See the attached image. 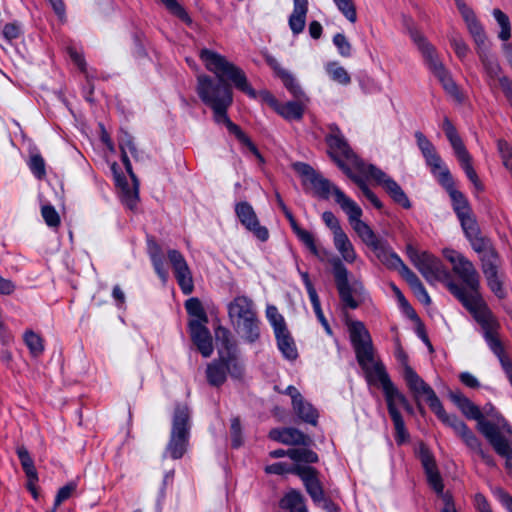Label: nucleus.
I'll return each mask as SVG.
<instances>
[{
  "label": "nucleus",
  "instance_id": "obj_3",
  "mask_svg": "<svg viewBox=\"0 0 512 512\" xmlns=\"http://www.w3.org/2000/svg\"><path fill=\"white\" fill-rule=\"evenodd\" d=\"M443 256L452 266L453 272L460 278L463 286L455 283L451 278L446 282L449 291L467 309H474L484 304L480 295V278L473 263L460 252L445 248Z\"/></svg>",
  "mask_w": 512,
  "mask_h": 512
},
{
  "label": "nucleus",
  "instance_id": "obj_53",
  "mask_svg": "<svg viewBox=\"0 0 512 512\" xmlns=\"http://www.w3.org/2000/svg\"><path fill=\"white\" fill-rule=\"evenodd\" d=\"M338 10L351 23L357 21V12L353 0H333Z\"/></svg>",
  "mask_w": 512,
  "mask_h": 512
},
{
  "label": "nucleus",
  "instance_id": "obj_58",
  "mask_svg": "<svg viewBox=\"0 0 512 512\" xmlns=\"http://www.w3.org/2000/svg\"><path fill=\"white\" fill-rule=\"evenodd\" d=\"M391 419L393 421L395 432H396V435H395L396 442L398 444H402L405 441H407L409 438V434L405 428V423L402 419V416L395 415V416L391 417Z\"/></svg>",
  "mask_w": 512,
  "mask_h": 512
},
{
  "label": "nucleus",
  "instance_id": "obj_13",
  "mask_svg": "<svg viewBox=\"0 0 512 512\" xmlns=\"http://www.w3.org/2000/svg\"><path fill=\"white\" fill-rule=\"evenodd\" d=\"M121 155L123 164L127 173L129 174L130 180H128L124 175L116 172V164L112 166V169L114 171V178L122 203L129 209L133 210L139 201V180L132 170V165L128 158L127 152H121Z\"/></svg>",
  "mask_w": 512,
  "mask_h": 512
},
{
  "label": "nucleus",
  "instance_id": "obj_9",
  "mask_svg": "<svg viewBox=\"0 0 512 512\" xmlns=\"http://www.w3.org/2000/svg\"><path fill=\"white\" fill-rule=\"evenodd\" d=\"M330 262L342 302L345 306L356 309L359 306L358 298L362 296L364 290L362 284L358 281H355L352 285L349 284L348 270L341 259L334 257Z\"/></svg>",
  "mask_w": 512,
  "mask_h": 512
},
{
  "label": "nucleus",
  "instance_id": "obj_50",
  "mask_svg": "<svg viewBox=\"0 0 512 512\" xmlns=\"http://www.w3.org/2000/svg\"><path fill=\"white\" fill-rule=\"evenodd\" d=\"M185 308L189 315L195 317L194 321L202 323L208 322V317L203 309L201 302L197 298H190L185 303Z\"/></svg>",
  "mask_w": 512,
  "mask_h": 512
},
{
  "label": "nucleus",
  "instance_id": "obj_52",
  "mask_svg": "<svg viewBox=\"0 0 512 512\" xmlns=\"http://www.w3.org/2000/svg\"><path fill=\"white\" fill-rule=\"evenodd\" d=\"M24 341L33 356H39L44 351L42 338L33 331H27L24 334Z\"/></svg>",
  "mask_w": 512,
  "mask_h": 512
},
{
  "label": "nucleus",
  "instance_id": "obj_2",
  "mask_svg": "<svg viewBox=\"0 0 512 512\" xmlns=\"http://www.w3.org/2000/svg\"><path fill=\"white\" fill-rule=\"evenodd\" d=\"M348 330L357 361L367 381L370 384L382 386L390 416L401 415L399 407L401 404H406V397L390 381L384 365L375 354L368 330L360 321H350Z\"/></svg>",
  "mask_w": 512,
  "mask_h": 512
},
{
  "label": "nucleus",
  "instance_id": "obj_41",
  "mask_svg": "<svg viewBox=\"0 0 512 512\" xmlns=\"http://www.w3.org/2000/svg\"><path fill=\"white\" fill-rule=\"evenodd\" d=\"M453 185L454 182L452 181L451 187L446 189L449 191L457 216L464 217L466 214L470 213V207L464 195L460 191L454 189Z\"/></svg>",
  "mask_w": 512,
  "mask_h": 512
},
{
  "label": "nucleus",
  "instance_id": "obj_33",
  "mask_svg": "<svg viewBox=\"0 0 512 512\" xmlns=\"http://www.w3.org/2000/svg\"><path fill=\"white\" fill-rule=\"evenodd\" d=\"M333 244H334L335 249L340 254L341 258L346 263L351 264L357 260L358 256L355 251V248H354L352 242L350 241L348 235L345 232H342V233L334 236Z\"/></svg>",
  "mask_w": 512,
  "mask_h": 512
},
{
  "label": "nucleus",
  "instance_id": "obj_34",
  "mask_svg": "<svg viewBox=\"0 0 512 512\" xmlns=\"http://www.w3.org/2000/svg\"><path fill=\"white\" fill-rule=\"evenodd\" d=\"M403 278L409 284L415 297L424 305L431 304V298L418 276L412 270H405Z\"/></svg>",
  "mask_w": 512,
  "mask_h": 512
},
{
  "label": "nucleus",
  "instance_id": "obj_37",
  "mask_svg": "<svg viewBox=\"0 0 512 512\" xmlns=\"http://www.w3.org/2000/svg\"><path fill=\"white\" fill-rule=\"evenodd\" d=\"M275 337L282 355L288 360H295L298 356V351L290 332L287 330L284 333L275 335Z\"/></svg>",
  "mask_w": 512,
  "mask_h": 512
},
{
  "label": "nucleus",
  "instance_id": "obj_46",
  "mask_svg": "<svg viewBox=\"0 0 512 512\" xmlns=\"http://www.w3.org/2000/svg\"><path fill=\"white\" fill-rule=\"evenodd\" d=\"M276 111L285 119L299 120L303 116V108L298 102H288L276 107Z\"/></svg>",
  "mask_w": 512,
  "mask_h": 512
},
{
  "label": "nucleus",
  "instance_id": "obj_12",
  "mask_svg": "<svg viewBox=\"0 0 512 512\" xmlns=\"http://www.w3.org/2000/svg\"><path fill=\"white\" fill-rule=\"evenodd\" d=\"M476 319V321L481 325L485 339L490 347V349L494 352V354L499 358L502 367L504 368V363L508 365H512L509 360L504 356V351L500 340L496 335V330L498 324L487 308L486 304L479 305L474 309L468 310Z\"/></svg>",
  "mask_w": 512,
  "mask_h": 512
},
{
  "label": "nucleus",
  "instance_id": "obj_27",
  "mask_svg": "<svg viewBox=\"0 0 512 512\" xmlns=\"http://www.w3.org/2000/svg\"><path fill=\"white\" fill-rule=\"evenodd\" d=\"M372 250L384 265L397 270L402 277L405 275V270H410L384 241L381 240Z\"/></svg>",
  "mask_w": 512,
  "mask_h": 512
},
{
  "label": "nucleus",
  "instance_id": "obj_39",
  "mask_svg": "<svg viewBox=\"0 0 512 512\" xmlns=\"http://www.w3.org/2000/svg\"><path fill=\"white\" fill-rule=\"evenodd\" d=\"M227 129L230 133L234 134L236 138L245 145L253 155L258 159L260 164L264 163V158L258 151L257 147L252 143L250 138L240 129L239 126H237L234 123H229V126H227Z\"/></svg>",
  "mask_w": 512,
  "mask_h": 512
},
{
  "label": "nucleus",
  "instance_id": "obj_42",
  "mask_svg": "<svg viewBox=\"0 0 512 512\" xmlns=\"http://www.w3.org/2000/svg\"><path fill=\"white\" fill-rule=\"evenodd\" d=\"M294 232L296 233L297 237L303 242V244L310 250L312 254L315 256L321 258L322 253L326 254V251H320L315 243V239L312 233L309 231L300 228L297 225H294Z\"/></svg>",
  "mask_w": 512,
  "mask_h": 512
},
{
  "label": "nucleus",
  "instance_id": "obj_59",
  "mask_svg": "<svg viewBox=\"0 0 512 512\" xmlns=\"http://www.w3.org/2000/svg\"><path fill=\"white\" fill-rule=\"evenodd\" d=\"M77 488V483L75 481H71L65 486L61 487L58 490V493L55 497V508H57L63 501L69 499L72 494L75 492Z\"/></svg>",
  "mask_w": 512,
  "mask_h": 512
},
{
  "label": "nucleus",
  "instance_id": "obj_29",
  "mask_svg": "<svg viewBox=\"0 0 512 512\" xmlns=\"http://www.w3.org/2000/svg\"><path fill=\"white\" fill-rule=\"evenodd\" d=\"M449 398L466 418L478 422L484 416L480 408L460 391H450Z\"/></svg>",
  "mask_w": 512,
  "mask_h": 512
},
{
  "label": "nucleus",
  "instance_id": "obj_16",
  "mask_svg": "<svg viewBox=\"0 0 512 512\" xmlns=\"http://www.w3.org/2000/svg\"><path fill=\"white\" fill-rule=\"evenodd\" d=\"M327 144L329 146V154L332 159L336 162L338 167L344 172L348 173V166L343 162L341 157L351 161L352 163L359 166L361 169L367 165L361 164L353 151L350 149L346 140L344 139L341 131L336 126L330 127V133L326 137Z\"/></svg>",
  "mask_w": 512,
  "mask_h": 512
},
{
  "label": "nucleus",
  "instance_id": "obj_14",
  "mask_svg": "<svg viewBox=\"0 0 512 512\" xmlns=\"http://www.w3.org/2000/svg\"><path fill=\"white\" fill-rule=\"evenodd\" d=\"M340 197L339 206L347 214L349 223L361 240L371 249H373L381 240L375 235L372 229L361 220L362 209L352 199L345 194Z\"/></svg>",
  "mask_w": 512,
  "mask_h": 512
},
{
  "label": "nucleus",
  "instance_id": "obj_21",
  "mask_svg": "<svg viewBox=\"0 0 512 512\" xmlns=\"http://www.w3.org/2000/svg\"><path fill=\"white\" fill-rule=\"evenodd\" d=\"M235 212L241 224L252 232L260 241H266L269 232L266 227L261 226L253 207L248 202H240L235 207Z\"/></svg>",
  "mask_w": 512,
  "mask_h": 512
},
{
  "label": "nucleus",
  "instance_id": "obj_26",
  "mask_svg": "<svg viewBox=\"0 0 512 512\" xmlns=\"http://www.w3.org/2000/svg\"><path fill=\"white\" fill-rule=\"evenodd\" d=\"M205 324L200 321H190L189 327L192 341L204 357H209L213 352V343Z\"/></svg>",
  "mask_w": 512,
  "mask_h": 512
},
{
  "label": "nucleus",
  "instance_id": "obj_51",
  "mask_svg": "<svg viewBox=\"0 0 512 512\" xmlns=\"http://www.w3.org/2000/svg\"><path fill=\"white\" fill-rule=\"evenodd\" d=\"M427 480L430 486L434 489V491L437 493L438 497L441 499L442 504L444 503V496H452V494L449 491H444V485L442 482V478L438 472V470H433L426 472Z\"/></svg>",
  "mask_w": 512,
  "mask_h": 512
},
{
  "label": "nucleus",
  "instance_id": "obj_63",
  "mask_svg": "<svg viewBox=\"0 0 512 512\" xmlns=\"http://www.w3.org/2000/svg\"><path fill=\"white\" fill-rule=\"evenodd\" d=\"M473 503L477 512H493L488 500L481 493L475 494Z\"/></svg>",
  "mask_w": 512,
  "mask_h": 512
},
{
  "label": "nucleus",
  "instance_id": "obj_5",
  "mask_svg": "<svg viewBox=\"0 0 512 512\" xmlns=\"http://www.w3.org/2000/svg\"><path fill=\"white\" fill-rule=\"evenodd\" d=\"M403 377L415 398L424 399L442 423L451 427L453 419H459L456 415L446 413L434 390L408 364H405Z\"/></svg>",
  "mask_w": 512,
  "mask_h": 512
},
{
  "label": "nucleus",
  "instance_id": "obj_19",
  "mask_svg": "<svg viewBox=\"0 0 512 512\" xmlns=\"http://www.w3.org/2000/svg\"><path fill=\"white\" fill-rule=\"evenodd\" d=\"M482 271L488 286L498 298H504L505 291L499 275V258L495 250H489L481 255Z\"/></svg>",
  "mask_w": 512,
  "mask_h": 512
},
{
  "label": "nucleus",
  "instance_id": "obj_60",
  "mask_svg": "<svg viewBox=\"0 0 512 512\" xmlns=\"http://www.w3.org/2000/svg\"><path fill=\"white\" fill-rule=\"evenodd\" d=\"M333 43L337 47L338 52L343 57H349L351 55V44L347 40L344 34L337 33L333 37Z\"/></svg>",
  "mask_w": 512,
  "mask_h": 512
},
{
  "label": "nucleus",
  "instance_id": "obj_18",
  "mask_svg": "<svg viewBox=\"0 0 512 512\" xmlns=\"http://www.w3.org/2000/svg\"><path fill=\"white\" fill-rule=\"evenodd\" d=\"M362 172L370 175L378 184H380L396 203L404 208H410V201L402 188L392 178L386 175V173L374 165H367L366 167H363Z\"/></svg>",
  "mask_w": 512,
  "mask_h": 512
},
{
  "label": "nucleus",
  "instance_id": "obj_49",
  "mask_svg": "<svg viewBox=\"0 0 512 512\" xmlns=\"http://www.w3.org/2000/svg\"><path fill=\"white\" fill-rule=\"evenodd\" d=\"M493 16L501 28L498 37L502 41H507L511 37V25L508 16L500 9H494Z\"/></svg>",
  "mask_w": 512,
  "mask_h": 512
},
{
  "label": "nucleus",
  "instance_id": "obj_4",
  "mask_svg": "<svg viewBox=\"0 0 512 512\" xmlns=\"http://www.w3.org/2000/svg\"><path fill=\"white\" fill-rule=\"evenodd\" d=\"M227 309L236 332L249 343L258 340L259 319L253 301L247 296H237L228 304Z\"/></svg>",
  "mask_w": 512,
  "mask_h": 512
},
{
  "label": "nucleus",
  "instance_id": "obj_43",
  "mask_svg": "<svg viewBox=\"0 0 512 512\" xmlns=\"http://www.w3.org/2000/svg\"><path fill=\"white\" fill-rule=\"evenodd\" d=\"M439 82L442 84L444 90L456 101L462 100V94L452 79L450 73L445 70L443 73L436 76Z\"/></svg>",
  "mask_w": 512,
  "mask_h": 512
},
{
  "label": "nucleus",
  "instance_id": "obj_40",
  "mask_svg": "<svg viewBox=\"0 0 512 512\" xmlns=\"http://www.w3.org/2000/svg\"><path fill=\"white\" fill-rule=\"evenodd\" d=\"M266 317L273 327L274 334H280L287 331V325L284 317L279 313L278 309L274 305H267L266 307Z\"/></svg>",
  "mask_w": 512,
  "mask_h": 512
},
{
  "label": "nucleus",
  "instance_id": "obj_48",
  "mask_svg": "<svg viewBox=\"0 0 512 512\" xmlns=\"http://www.w3.org/2000/svg\"><path fill=\"white\" fill-rule=\"evenodd\" d=\"M215 340L217 345H221V348H219L220 354L223 353L222 350H225L227 355L230 354L232 348L234 347V344L231 340V333L228 329L219 326L215 330Z\"/></svg>",
  "mask_w": 512,
  "mask_h": 512
},
{
  "label": "nucleus",
  "instance_id": "obj_11",
  "mask_svg": "<svg viewBox=\"0 0 512 512\" xmlns=\"http://www.w3.org/2000/svg\"><path fill=\"white\" fill-rule=\"evenodd\" d=\"M414 136L427 166L431 169V173L442 186L450 188L452 185V176L449 169L444 165L441 157L436 152L434 145L421 131H416Z\"/></svg>",
  "mask_w": 512,
  "mask_h": 512
},
{
  "label": "nucleus",
  "instance_id": "obj_38",
  "mask_svg": "<svg viewBox=\"0 0 512 512\" xmlns=\"http://www.w3.org/2000/svg\"><path fill=\"white\" fill-rule=\"evenodd\" d=\"M325 70L329 77L334 81L341 85H349L351 82V77L347 70L339 65L337 62H329L325 66Z\"/></svg>",
  "mask_w": 512,
  "mask_h": 512
},
{
  "label": "nucleus",
  "instance_id": "obj_62",
  "mask_svg": "<svg viewBox=\"0 0 512 512\" xmlns=\"http://www.w3.org/2000/svg\"><path fill=\"white\" fill-rule=\"evenodd\" d=\"M29 167L36 177L42 178L45 175V163L40 155L35 154L31 156Z\"/></svg>",
  "mask_w": 512,
  "mask_h": 512
},
{
  "label": "nucleus",
  "instance_id": "obj_47",
  "mask_svg": "<svg viewBox=\"0 0 512 512\" xmlns=\"http://www.w3.org/2000/svg\"><path fill=\"white\" fill-rule=\"evenodd\" d=\"M467 28L474 39L477 51L489 47L484 30L478 20L467 24Z\"/></svg>",
  "mask_w": 512,
  "mask_h": 512
},
{
  "label": "nucleus",
  "instance_id": "obj_35",
  "mask_svg": "<svg viewBox=\"0 0 512 512\" xmlns=\"http://www.w3.org/2000/svg\"><path fill=\"white\" fill-rule=\"evenodd\" d=\"M227 369H230V362H225L224 357L219 362L212 363L207 367V379L211 385L219 386L226 379Z\"/></svg>",
  "mask_w": 512,
  "mask_h": 512
},
{
  "label": "nucleus",
  "instance_id": "obj_64",
  "mask_svg": "<svg viewBox=\"0 0 512 512\" xmlns=\"http://www.w3.org/2000/svg\"><path fill=\"white\" fill-rule=\"evenodd\" d=\"M494 495L509 512H512V496L509 493L502 488H496Z\"/></svg>",
  "mask_w": 512,
  "mask_h": 512
},
{
  "label": "nucleus",
  "instance_id": "obj_36",
  "mask_svg": "<svg viewBox=\"0 0 512 512\" xmlns=\"http://www.w3.org/2000/svg\"><path fill=\"white\" fill-rule=\"evenodd\" d=\"M280 506L290 512H308L303 495L297 490L289 491L280 501Z\"/></svg>",
  "mask_w": 512,
  "mask_h": 512
},
{
  "label": "nucleus",
  "instance_id": "obj_10",
  "mask_svg": "<svg viewBox=\"0 0 512 512\" xmlns=\"http://www.w3.org/2000/svg\"><path fill=\"white\" fill-rule=\"evenodd\" d=\"M414 136L427 166L431 169V173L442 186L450 188L452 185V176L449 169L444 165L441 157L436 152L434 145L421 131H416Z\"/></svg>",
  "mask_w": 512,
  "mask_h": 512
},
{
  "label": "nucleus",
  "instance_id": "obj_7",
  "mask_svg": "<svg viewBox=\"0 0 512 512\" xmlns=\"http://www.w3.org/2000/svg\"><path fill=\"white\" fill-rule=\"evenodd\" d=\"M406 252L410 261L428 283L432 285L437 282L446 284L451 278L450 272L441 260L428 251H419L412 244H407Z\"/></svg>",
  "mask_w": 512,
  "mask_h": 512
},
{
  "label": "nucleus",
  "instance_id": "obj_23",
  "mask_svg": "<svg viewBox=\"0 0 512 512\" xmlns=\"http://www.w3.org/2000/svg\"><path fill=\"white\" fill-rule=\"evenodd\" d=\"M285 393L291 397L293 410L297 416L301 420L315 425L318 413L316 409L302 397L298 389L294 386H288Z\"/></svg>",
  "mask_w": 512,
  "mask_h": 512
},
{
  "label": "nucleus",
  "instance_id": "obj_56",
  "mask_svg": "<svg viewBox=\"0 0 512 512\" xmlns=\"http://www.w3.org/2000/svg\"><path fill=\"white\" fill-rule=\"evenodd\" d=\"M346 175H348L358 186L359 188L361 189V191L363 192V194L365 195V197L378 209H380L382 207V204L380 202V200L377 198V196L367 187V185L365 184V182L360 178V177H357L355 175H353L350 171V169L348 168V173H345Z\"/></svg>",
  "mask_w": 512,
  "mask_h": 512
},
{
  "label": "nucleus",
  "instance_id": "obj_15",
  "mask_svg": "<svg viewBox=\"0 0 512 512\" xmlns=\"http://www.w3.org/2000/svg\"><path fill=\"white\" fill-rule=\"evenodd\" d=\"M476 428L486 438L494 451L503 450V447L510 443L504 432L511 433L512 429L500 413H495L492 419L483 416L477 422Z\"/></svg>",
  "mask_w": 512,
  "mask_h": 512
},
{
  "label": "nucleus",
  "instance_id": "obj_31",
  "mask_svg": "<svg viewBox=\"0 0 512 512\" xmlns=\"http://www.w3.org/2000/svg\"><path fill=\"white\" fill-rule=\"evenodd\" d=\"M309 183L318 196L327 199L330 195H333L339 205L340 197L338 195L344 193L329 180L316 173Z\"/></svg>",
  "mask_w": 512,
  "mask_h": 512
},
{
  "label": "nucleus",
  "instance_id": "obj_24",
  "mask_svg": "<svg viewBox=\"0 0 512 512\" xmlns=\"http://www.w3.org/2000/svg\"><path fill=\"white\" fill-rule=\"evenodd\" d=\"M411 36L414 42L417 44L418 49L421 51L425 63L427 64L430 71L434 74L435 77L443 73L445 70H447L442 61L439 59V56L436 53V50L433 45H431L419 33H412Z\"/></svg>",
  "mask_w": 512,
  "mask_h": 512
},
{
  "label": "nucleus",
  "instance_id": "obj_57",
  "mask_svg": "<svg viewBox=\"0 0 512 512\" xmlns=\"http://www.w3.org/2000/svg\"><path fill=\"white\" fill-rule=\"evenodd\" d=\"M41 215L45 221V223L51 227L56 228L60 225V216L56 209L49 204L43 205L41 207Z\"/></svg>",
  "mask_w": 512,
  "mask_h": 512
},
{
  "label": "nucleus",
  "instance_id": "obj_30",
  "mask_svg": "<svg viewBox=\"0 0 512 512\" xmlns=\"http://www.w3.org/2000/svg\"><path fill=\"white\" fill-rule=\"evenodd\" d=\"M308 0H293V11L288 19V24L293 34H300L306 24L308 13Z\"/></svg>",
  "mask_w": 512,
  "mask_h": 512
},
{
  "label": "nucleus",
  "instance_id": "obj_17",
  "mask_svg": "<svg viewBox=\"0 0 512 512\" xmlns=\"http://www.w3.org/2000/svg\"><path fill=\"white\" fill-rule=\"evenodd\" d=\"M453 422L450 428L463 443L476 453L486 465L496 467L494 458L483 449L482 442L475 433L461 419H453Z\"/></svg>",
  "mask_w": 512,
  "mask_h": 512
},
{
  "label": "nucleus",
  "instance_id": "obj_28",
  "mask_svg": "<svg viewBox=\"0 0 512 512\" xmlns=\"http://www.w3.org/2000/svg\"><path fill=\"white\" fill-rule=\"evenodd\" d=\"M269 435L271 439L285 445L307 446L310 443L309 437L295 428L274 429Z\"/></svg>",
  "mask_w": 512,
  "mask_h": 512
},
{
  "label": "nucleus",
  "instance_id": "obj_1",
  "mask_svg": "<svg viewBox=\"0 0 512 512\" xmlns=\"http://www.w3.org/2000/svg\"><path fill=\"white\" fill-rule=\"evenodd\" d=\"M199 56L205 68L213 73L218 81L205 74L199 75L197 94L203 103L213 110L214 120L227 127L229 123H233L227 116V109L233 102L232 88L227 82L251 98H256V91L249 84L245 72L224 55L205 48L200 51Z\"/></svg>",
  "mask_w": 512,
  "mask_h": 512
},
{
  "label": "nucleus",
  "instance_id": "obj_32",
  "mask_svg": "<svg viewBox=\"0 0 512 512\" xmlns=\"http://www.w3.org/2000/svg\"><path fill=\"white\" fill-rule=\"evenodd\" d=\"M268 64L272 67V69L276 72L277 76L282 80L285 87L295 96V97H301L303 95V92L301 90V87L297 83L294 76L284 68L280 66L278 61L273 57L267 58Z\"/></svg>",
  "mask_w": 512,
  "mask_h": 512
},
{
  "label": "nucleus",
  "instance_id": "obj_54",
  "mask_svg": "<svg viewBox=\"0 0 512 512\" xmlns=\"http://www.w3.org/2000/svg\"><path fill=\"white\" fill-rule=\"evenodd\" d=\"M301 467H302V465H300V464H295V465L291 466V465H288L283 462H278V463H274V464L266 466L265 472L268 474H276V475H283L286 473L298 475Z\"/></svg>",
  "mask_w": 512,
  "mask_h": 512
},
{
  "label": "nucleus",
  "instance_id": "obj_44",
  "mask_svg": "<svg viewBox=\"0 0 512 512\" xmlns=\"http://www.w3.org/2000/svg\"><path fill=\"white\" fill-rule=\"evenodd\" d=\"M17 455L27 478L38 479L34 462L30 457L28 450L24 446H19L17 448Z\"/></svg>",
  "mask_w": 512,
  "mask_h": 512
},
{
  "label": "nucleus",
  "instance_id": "obj_55",
  "mask_svg": "<svg viewBox=\"0 0 512 512\" xmlns=\"http://www.w3.org/2000/svg\"><path fill=\"white\" fill-rule=\"evenodd\" d=\"M346 175H348L358 186L359 188L361 189V191L363 192V194L365 195V197L378 209H380L382 207V204L380 202V200L377 198V196L367 187V185L365 184V182L360 178V177H357L355 175H353L350 171V169L348 168V173H345Z\"/></svg>",
  "mask_w": 512,
  "mask_h": 512
},
{
  "label": "nucleus",
  "instance_id": "obj_25",
  "mask_svg": "<svg viewBox=\"0 0 512 512\" xmlns=\"http://www.w3.org/2000/svg\"><path fill=\"white\" fill-rule=\"evenodd\" d=\"M306 488L307 493L316 504L324 501V489L318 477V471L310 466H302L298 475Z\"/></svg>",
  "mask_w": 512,
  "mask_h": 512
},
{
  "label": "nucleus",
  "instance_id": "obj_8",
  "mask_svg": "<svg viewBox=\"0 0 512 512\" xmlns=\"http://www.w3.org/2000/svg\"><path fill=\"white\" fill-rule=\"evenodd\" d=\"M442 128L467 178L472 182V184L477 190H482L483 185L479 180L475 169L472 166V157L467 151L461 137L457 133L456 128L447 117H445L443 120Z\"/></svg>",
  "mask_w": 512,
  "mask_h": 512
},
{
  "label": "nucleus",
  "instance_id": "obj_6",
  "mask_svg": "<svg viewBox=\"0 0 512 512\" xmlns=\"http://www.w3.org/2000/svg\"><path fill=\"white\" fill-rule=\"evenodd\" d=\"M190 436V410L184 404L175 407L170 439L166 453L173 459L181 458L188 446Z\"/></svg>",
  "mask_w": 512,
  "mask_h": 512
},
{
  "label": "nucleus",
  "instance_id": "obj_20",
  "mask_svg": "<svg viewBox=\"0 0 512 512\" xmlns=\"http://www.w3.org/2000/svg\"><path fill=\"white\" fill-rule=\"evenodd\" d=\"M168 259L172 265L175 278L185 295L192 293L194 289V282L191 270L184 258L178 250H169Z\"/></svg>",
  "mask_w": 512,
  "mask_h": 512
},
{
  "label": "nucleus",
  "instance_id": "obj_61",
  "mask_svg": "<svg viewBox=\"0 0 512 512\" xmlns=\"http://www.w3.org/2000/svg\"><path fill=\"white\" fill-rule=\"evenodd\" d=\"M322 219L327 227L332 231L333 237L344 232L338 219L331 211L323 212Z\"/></svg>",
  "mask_w": 512,
  "mask_h": 512
},
{
  "label": "nucleus",
  "instance_id": "obj_45",
  "mask_svg": "<svg viewBox=\"0 0 512 512\" xmlns=\"http://www.w3.org/2000/svg\"><path fill=\"white\" fill-rule=\"evenodd\" d=\"M288 457L296 462V464L318 462L317 454L307 448L289 449Z\"/></svg>",
  "mask_w": 512,
  "mask_h": 512
},
{
  "label": "nucleus",
  "instance_id": "obj_22",
  "mask_svg": "<svg viewBox=\"0 0 512 512\" xmlns=\"http://www.w3.org/2000/svg\"><path fill=\"white\" fill-rule=\"evenodd\" d=\"M461 226L468 240L471 243L475 252L483 255L489 250H494L488 239L480 236L479 227L471 213L466 214L464 217H459Z\"/></svg>",
  "mask_w": 512,
  "mask_h": 512
}]
</instances>
